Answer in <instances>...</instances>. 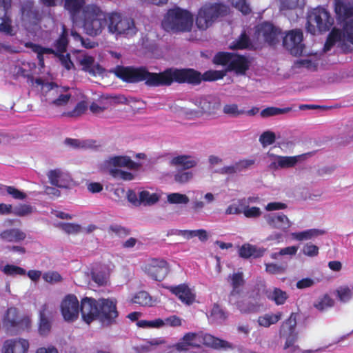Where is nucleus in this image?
Wrapping results in <instances>:
<instances>
[{
  "instance_id": "nucleus-1",
  "label": "nucleus",
  "mask_w": 353,
  "mask_h": 353,
  "mask_svg": "<svg viewBox=\"0 0 353 353\" xmlns=\"http://www.w3.org/2000/svg\"><path fill=\"white\" fill-rule=\"evenodd\" d=\"M334 11L339 23H343V30L332 28L324 45V52L329 51L342 37L353 45V2L334 0Z\"/></svg>"
},
{
  "instance_id": "nucleus-2",
  "label": "nucleus",
  "mask_w": 353,
  "mask_h": 353,
  "mask_svg": "<svg viewBox=\"0 0 353 353\" xmlns=\"http://www.w3.org/2000/svg\"><path fill=\"white\" fill-rule=\"evenodd\" d=\"M116 76L127 83L145 81L148 87H161V72H150L145 67L118 65L115 68Z\"/></svg>"
},
{
  "instance_id": "nucleus-3",
  "label": "nucleus",
  "mask_w": 353,
  "mask_h": 353,
  "mask_svg": "<svg viewBox=\"0 0 353 353\" xmlns=\"http://www.w3.org/2000/svg\"><path fill=\"white\" fill-rule=\"evenodd\" d=\"M202 345L214 349H226L230 347V343L225 340L215 337L210 334L199 332L185 333L174 347L179 352L187 351L190 348L200 347Z\"/></svg>"
},
{
  "instance_id": "nucleus-4",
  "label": "nucleus",
  "mask_w": 353,
  "mask_h": 353,
  "mask_svg": "<svg viewBox=\"0 0 353 353\" xmlns=\"http://www.w3.org/2000/svg\"><path fill=\"white\" fill-rule=\"evenodd\" d=\"M80 18L85 33L91 37L101 34L105 28H108V12L95 4L85 6Z\"/></svg>"
},
{
  "instance_id": "nucleus-5",
  "label": "nucleus",
  "mask_w": 353,
  "mask_h": 353,
  "mask_svg": "<svg viewBox=\"0 0 353 353\" xmlns=\"http://www.w3.org/2000/svg\"><path fill=\"white\" fill-rule=\"evenodd\" d=\"M2 325L7 335L17 336L30 331L32 320L29 316L21 314L17 307H10L3 315Z\"/></svg>"
},
{
  "instance_id": "nucleus-6",
  "label": "nucleus",
  "mask_w": 353,
  "mask_h": 353,
  "mask_svg": "<svg viewBox=\"0 0 353 353\" xmlns=\"http://www.w3.org/2000/svg\"><path fill=\"white\" fill-rule=\"evenodd\" d=\"M192 23V13L185 9L175 6L167 11L161 26L168 32H188L191 30Z\"/></svg>"
},
{
  "instance_id": "nucleus-7",
  "label": "nucleus",
  "mask_w": 353,
  "mask_h": 353,
  "mask_svg": "<svg viewBox=\"0 0 353 353\" xmlns=\"http://www.w3.org/2000/svg\"><path fill=\"white\" fill-rule=\"evenodd\" d=\"M230 8L220 2L204 3L198 10L196 16V26L201 30L211 27L219 18L227 16Z\"/></svg>"
},
{
  "instance_id": "nucleus-8",
  "label": "nucleus",
  "mask_w": 353,
  "mask_h": 353,
  "mask_svg": "<svg viewBox=\"0 0 353 353\" xmlns=\"http://www.w3.org/2000/svg\"><path fill=\"white\" fill-rule=\"evenodd\" d=\"M174 82L197 85L201 83V73L192 68H167L161 72V86H170Z\"/></svg>"
},
{
  "instance_id": "nucleus-9",
  "label": "nucleus",
  "mask_w": 353,
  "mask_h": 353,
  "mask_svg": "<svg viewBox=\"0 0 353 353\" xmlns=\"http://www.w3.org/2000/svg\"><path fill=\"white\" fill-rule=\"evenodd\" d=\"M334 21V18L325 8L316 7L307 14V31L313 35L316 34L317 31L325 32L330 30Z\"/></svg>"
},
{
  "instance_id": "nucleus-10",
  "label": "nucleus",
  "mask_w": 353,
  "mask_h": 353,
  "mask_svg": "<svg viewBox=\"0 0 353 353\" xmlns=\"http://www.w3.org/2000/svg\"><path fill=\"white\" fill-rule=\"evenodd\" d=\"M108 29L109 32L125 36L136 34L137 29L134 21L117 11L108 12Z\"/></svg>"
},
{
  "instance_id": "nucleus-11",
  "label": "nucleus",
  "mask_w": 353,
  "mask_h": 353,
  "mask_svg": "<svg viewBox=\"0 0 353 353\" xmlns=\"http://www.w3.org/2000/svg\"><path fill=\"white\" fill-rule=\"evenodd\" d=\"M298 316V313L292 312L280 327L279 336L285 339L284 349L293 346L298 339V332L296 330Z\"/></svg>"
},
{
  "instance_id": "nucleus-12",
  "label": "nucleus",
  "mask_w": 353,
  "mask_h": 353,
  "mask_svg": "<svg viewBox=\"0 0 353 353\" xmlns=\"http://www.w3.org/2000/svg\"><path fill=\"white\" fill-rule=\"evenodd\" d=\"M283 46L292 55H302L305 47L302 30L294 29L288 31L283 38Z\"/></svg>"
},
{
  "instance_id": "nucleus-13",
  "label": "nucleus",
  "mask_w": 353,
  "mask_h": 353,
  "mask_svg": "<svg viewBox=\"0 0 353 353\" xmlns=\"http://www.w3.org/2000/svg\"><path fill=\"white\" fill-rule=\"evenodd\" d=\"M143 270L153 280L161 281L170 272V265L164 259L153 258L144 265Z\"/></svg>"
},
{
  "instance_id": "nucleus-14",
  "label": "nucleus",
  "mask_w": 353,
  "mask_h": 353,
  "mask_svg": "<svg viewBox=\"0 0 353 353\" xmlns=\"http://www.w3.org/2000/svg\"><path fill=\"white\" fill-rule=\"evenodd\" d=\"M98 319L103 325H110L116 321L118 316L116 302L108 299H101L99 300Z\"/></svg>"
},
{
  "instance_id": "nucleus-15",
  "label": "nucleus",
  "mask_w": 353,
  "mask_h": 353,
  "mask_svg": "<svg viewBox=\"0 0 353 353\" xmlns=\"http://www.w3.org/2000/svg\"><path fill=\"white\" fill-rule=\"evenodd\" d=\"M257 37H261L269 46H274L279 41L281 30L270 22H263L256 27Z\"/></svg>"
},
{
  "instance_id": "nucleus-16",
  "label": "nucleus",
  "mask_w": 353,
  "mask_h": 353,
  "mask_svg": "<svg viewBox=\"0 0 353 353\" xmlns=\"http://www.w3.org/2000/svg\"><path fill=\"white\" fill-rule=\"evenodd\" d=\"M61 312L65 321L72 322L78 319L79 303L74 294H68L61 303Z\"/></svg>"
},
{
  "instance_id": "nucleus-17",
  "label": "nucleus",
  "mask_w": 353,
  "mask_h": 353,
  "mask_svg": "<svg viewBox=\"0 0 353 353\" xmlns=\"http://www.w3.org/2000/svg\"><path fill=\"white\" fill-rule=\"evenodd\" d=\"M99 301L93 298L85 297L81 300L79 305V312L81 313L83 320L88 324H90L97 319Z\"/></svg>"
},
{
  "instance_id": "nucleus-18",
  "label": "nucleus",
  "mask_w": 353,
  "mask_h": 353,
  "mask_svg": "<svg viewBox=\"0 0 353 353\" xmlns=\"http://www.w3.org/2000/svg\"><path fill=\"white\" fill-rule=\"evenodd\" d=\"M29 348V342L23 338L7 339L2 347L3 353H26Z\"/></svg>"
},
{
  "instance_id": "nucleus-19",
  "label": "nucleus",
  "mask_w": 353,
  "mask_h": 353,
  "mask_svg": "<svg viewBox=\"0 0 353 353\" xmlns=\"http://www.w3.org/2000/svg\"><path fill=\"white\" fill-rule=\"evenodd\" d=\"M52 314L47 304H43L39 311L38 332L40 335L47 336L52 328Z\"/></svg>"
},
{
  "instance_id": "nucleus-20",
  "label": "nucleus",
  "mask_w": 353,
  "mask_h": 353,
  "mask_svg": "<svg viewBox=\"0 0 353 353\" xmlns=\"http://www.w3.org/2000/svg\"><path fill=\"white\" fill-rule=\"evenodd\" d=\"M169 291L176 295L178 299L186 305H191L195 300V295L193 294L187 284L183 283L175 286L168 288Z\"/></svg>"
},
{
  "instance_id": "nucleus-21",
  "label": "nucleus",
  "mask_w": 353,
  "mask_h": 353,
  "mask_svg": "<svg viewBox=\"0 0 353 353\" xmlns=\"http://www.w3.org/2000/svg\"><path fill=\"white\" fill-rule=\"evenodd\" d=\"M264 218L267 223L272 228L286 230L290 226L288 218L283 213L266 214Z\"/></svg>"
},
{
  "instance_id": "nucleus-22",
  "label": "nucleus",
  "mask_w": 353,
  "mask_h": 353,
  "mask_svg": "<svg viewBox=\"0 0 353 353\" xmlns=\"http://www.w3.org/2000/svg\"><path fill=\"white\" fill-rule=\"evenodd\" d=\"M85 0H65L64 8L68 11L73 23H77L80 19L79 14L83 11Z\"/></svg>"
},
{
  "instance_id": "nucleus-23",
  "label": "nucleus",
  "mask_w": 353,
  "mask_h": 353,
  "mask_svg": "<svg viewBox=\"0 0 353 353\" xmlns=\"http://www.w3.org/2000/svg\"><path fill=\"white\" fill-rule=\"evenodd\" d=\"M248 59L242 55L234 54L230 64L227 68L229 71H234L238 74H245L249 69Z\"/></svg>"
},
{
  "instance_id": "nucleus-24",
  "label": "nucleus",
  "mask_w": 353,
  "mask_h": 353,
  "mask_svg": "<svg viewBox=\"0 0 353 353\" xmlns=\"http://www.w3.org/2000/svg\"><path fill=\"white\" fill-rule=\"evenodd\" d=\"M26 234L19 228H10L3 230L0 233V239L6 242H20L23 241Z\"/></svg>"
},
{
  "instance_id": "nucleus-25",
  "label": "nucleus",
  "mask_w": 353,
  "mask_h": 353,
  "mask_svg": "<svg viewBox=\"0 0 353 353\" xmlns=\"http://www.w3.org/2000/svg\"><path fill=\"white\" fill-rule=\"evenodd\" d=\"M298 157L276 156V161L272 162L269 168L272 170L294 167L298 162Z\"/></svg>"
},
{
  "instance_id": "nucleus-26",
  "label": "nucleus",
  "mask_w": 353,
  "mask_h": 353,
  "mask_svg": "<svg viewBox=\"0 0 353 353\" xmlns=\"http://www.w3.org/2000/svg\"><path fill=\"white\" fill-rule=\"evenodd\" d=\"M69 43L68 30L64 24L61 25V32L59 37L52 43L58 53H65L67 51Z\"/></svg>"
},
{
  "instance_id": "nucleus-27",
  "label": "nucleus",
  "mask_w": 353,
  "mask_h": 353,
  "mask_svg": "<svg viewBox=\"0 0 353 353\" xmlns=\"http://www.w3.org/2000/svg\"><path fill=\"white\" fill-rule=\"evenodd\" d=\"M265 294L269 300L274 302L277 305H283L288 299L287 292L278 288L267 290Z\"/></svg>"
},
{
  "instance_id": "nucleus-28",
  "label": "nucleus",
  "mask_w": 353,
  "mask_h": 353,
  "mask_svg": "<svg viewBox=\"0 0 353 353\" xmlns=\"http://www.w3.org/2000/svg\"><path fill=\"white\" fill-rule=\"evenodd\" d=\"M110 163L115 167H125L131 170H137L140 163L133 161L128 156H116L110 159Z\"/></svg>"
},
{
  "instance_id": "nucleus-29",
  "label": "nucleus",
  "mask_w": 353,
  "mask_h": 353,
  "mask_svg": "<svg viewBox=\"0 0 353 353\" xmlns=\"http://www.w3.org/2000/svg\"><path fill=\"white\" fill-rule=\"evenodd\" d=\"M170 164L174 166H181L183 170L195 167L197 161L189 155H179L170 160Z\"/></svg>"
},
{
  "instance_id": "nucleus-30",
  "label": "nucleus",
  "mask_w": 353,
  "mask_h": 353,
  "mask_svg": "<svg viewBox=\"0 0 353 353\" xmlns=\"http://www.w3.org/2000/svg\"><path fill=\"white\" fill-rule=\"evenodd\" d=\"M239 256L243 259H248L250 256L259 258L263 255L264 250L258 249L255 245L249 243L243 244L239 250Z\"/></svg>"
},
{
  "instance_id": "nucleus-31",
  "label": "nucleus",
  "mask_w": 353,
  "mask_h": 353,
  "mask_svg": "<svg viewBox=\"0 0 353 353\" xmlns=\"http://www.w3.org/2000/svg\"><path fill=\"white\" fill-rule=\"evenodd\" d=\"M282 312H279L276 314H265L258 319V323L261 326L268 327L271 325L276 323L281 320Z\"/></svg>"
},
{
  "instance_id": "nucleus-32",
  "label": "nucleus",
  "mask_w": 353,
  "mask_h": 353,
  "mask_svg": "<svg viewBox=\"0 0 353 353\" xmlns=\"http://www.w3.org/2000/svg\"><path fill=\"white\" fill-rule=\"evenodd\" d=\"M196 105L201 110V112L205 114H214L216 112V105L214 103L210 101L208 97H201L196 101Z\"/></svg>"
},
{
  "instance_id": "nucleus-33",
  "label": "nucleus",
  "mask_w": 353,
  "mask_h": 353,
  "mask_svg": "<svg viewBox=\"0 0 353 353\" xmlns=\"http://www.w3.org/2000/svg\"><path fill=\"white\" fill-rule=\"evenodd\" d=\"M231 279V285L232 287V290L230 292L231 296H234L235 294H239L240 290L239 288L243 286L245 283V281L243 279V272H236L234 273L230 276Z\"/></svg>"
},
{
  "instance_id": "nucleus-34",
  "label": "nucleus",
  "mask_w": 353,
  "mask_h": 353,
  "mask_svg": "<svg viewBox=\"0 0 353 353\" xmlns=\"http://www.w3.org/2000/svg\"><path fill=\"white\" fill-rule=\"evenodd\" d=\"M228 317L227 313L218 303H214L210 314L209 319L216 323H221Z\"/></svg>"
},
{
  "instance_id": "nucleus-35",
  "label": "nucleus",
  "mask_w": 353,
  "mask_h": 353,
  "mask_svg": "<svg viewBox=\"0 0 353 353\" xmlns=\"http://www.w3.org/2000/svg\"><path fill=\"white\" fill-rule=\"evenodd\" d=\"M325 233L323 230L318 229H310L303 232L293 233V236L298 241L308 240L312 237L322 235Z\"/></svg>"
},
{
  "instance_id": "nucleus-36",
  "label": "nucleus",
  "mask_w": 353,
  "mask_h": 353,
  "mask_svg": "<svg viewBox=\"0 0 353 353\" xmlns=\"http://www.w3.org/2000/svg\"><path fill=\"white\" fill-rule=\"evenodd\" d=\"M132 302L141 306H151L152 299L149 293L145 291H140L134 296Z\"/></svg>"
},
{
  "instance_id": "nucleus-37",
  "label": "nucleus",
  "mask_w": 353,
  "mask_h": 353,
  "mask_svg": "<svg viewBox=\"0 0 353 353\" xmlns=\"http://www.w3.org/2000/svg\"><path fill=\"white\" fill-rule=\"evenodd\" d=\"M250 45L251 43L250 37L248 36L246 32L243 31L239 38L232 43L231 48L243 50L248 48Z\"/></svg>"
},
{
  "instance_id": "nucleus-38",
  "label": "nucleus",
  "mask_w": 353,
  "mask_h": 353,
  "mask_svg": "<svg viewBox=\"0 0 353 353\" xmlns=\"http://www.w3.org/2000/svg\"><path fill=\"white\" fill-rule=\"evenodd\" d=\"M234 54L228 52H219L215 54L213 59L214 63L221 65H229Z\"/></svg>"
},
{
  "instance_id": "nucleus-39",
  "label": "nucleus",
  "mask_w": 353,
  "mask_h": 353,
  "mask_svg": "<svg viewBox=\"0 0 353 353\" xmlns=\"http://www.w3.org/2000/svg\"><path fill=\"white\" fill-rule=\"evenodd\" d=\"M291 110L290 108H279L276 107H268L263 109L260 114L263 118H267L275 115L285 114Z\"/></svg>"
},
{
  "instance_id": "nucleus-40",
  "label": "nucleus",
  "mask_w": 353,
  "mask_h": 353,
  "mask_svg": "<svg viewBox=\"0 0 353 353\" xmlns=\"http://www.w3.org/2000/svg\"><path fill=\"white\" fill-rule=\"evenodd\" d=\"M140 205L144 203L145 205H153L156 203L159 196L156 193L150 194L147 190H143L139 193Z\"/></svg>"
},
{
  "instance_id": "nucleus-41",
  "label": "nucleus",
  "mask_w": 353,
  "mask_h": 353,
  "mask_svg": "<svg viewBox=\"0 0 353 353\" xmlns=\"http://www.w3.org/2000/svg\"><path fill=\"white\" fill-rule=\"evenodd\" d=\"M225 75L223 70H208L201 74V81H212L221 79Z\"/></svg>"
},
{
  "instance_id": "nucleus-42",
  "label": "nucleus",
  "mask_w": 353,
  "mask_h": 353,
  "mask_svg": "<svg viewBox=\"0 0 353 353\" xmlns=\"http://www.w3.org/2000/svg\"><path fill=\"white\" fill-rule=\"evenodd\" d=\"M1 270L5 274L12 276L17 275L23 276L26 274V270L23 268L11 264L6 265Z\"/></svg>"
},
{
  "instance_id": "nucleus-43",
  "label": "nucleus",
  "mask_w": 353,
  "mask_h": 353,
  "mask_svg": "<svg viewBox=\"0 0 353 353\" xmlns=\"http://www.w3.org/2000/svg\"><path fill=\"white\" fill-rule=\"evenodd\" d=\"M110 174L116 179H121L123 181H131L134 179V175L131 172L117 168L110 169Z\"/></svg>"
},
{
  "instance_id": "nucleus-44",
  "label": "nucleus",
  "mask_w": 353,
  "mask_h": 353,
  "mask_svg": "<svg viewBox=\"0 0 353 353\" xmlns=\"http://www.w3.org/2000/svg\"><path fill=\"white\" fill-rule=\"evenodd\" d=\"M94 59L92 56L85 55L80 61L79 63L82 66V70L90 74H94L95 72L93 69Z\"/></svg>"
},
{
  "instance_id": "nucleus-45",
  "label": "nucleus",
  "mask_w": 353,
  "mask_h": 353,
  "mask_svg": "<svg viewBox=\"0 0 353 353\" xmlns=\"http://www.w3.org/2000/svg\"><path fill=\"white\" fill-rule=\"evenodd\" d=\"M193 177L192 171L179 170L174 176L175 182L183 184L189 182Z\"/></svg>"
},
{
  "instance_id": "nucleus-46",
  "label": "nucleus",
  "mask_w": 353,
  "mask_h": 353,
  "mask_svg": "<svg viewBox=\"0 0 353 353\" xmlns=\"http://www.w3.org/2000/svg\"><path fill=\"white\" fill-rule=\"evenodd\" d=\"M33 212V207L28 204H19L13 209V214L17 216H25Z\"/></svg>"
},
{
  "instance_id": "nucleus-47",
  "label": "nucleus",
  "mask_w": 353,
  "mask_h": 353,
  "mask_svg": "<svg viewBox=\"0 0 353 353\" xmlns=\"http://www.w3.org/2000/svg\"><path fill=\"white\" fill-rule=\"evenodd\" d=\"M243 214L246 218L256 219L261 216L262 212L259 207L244 205L243 207Z\"/></svg>"
},
{
  "instance_id": "nucleus-48",
  "label": "nucleus",
  "mask_w": 353,
  "mask_h": 353,
  "mask_svg": "<svg viewBox=\"0 0 353 353\" xmlns=\"http://www.w3.org/2000/svg\"><path fill=\"white\" fill-rule=\"evenodd\" d=\"M168 201L172 204H187L190 199L185 194L172 193L168 196Z\"/></svg>"
},
{
  "instance_id": "nucleus-49",
  "label": "nucleus",
  "mask_w": 353,
  "mask_h": 353,
  "mask_svg": "<svg viewBox=\"0 0 353 353\" xmlns=\"http://www.w3.org/2000/svg\"><path fill=\"white\" fill-rule=\"evenodd\" d=\"M137 325L139 327L148 328V327H161L163 326V319H156L153 321L140 320L138 321Z\"/></svg>"
},
{
  "instance_id": "nucleus-50",
  "label": "nucleus",
  "mask_w": 353,
  "mask_h": 353,
  "mask_svg": "<svg viewBox=\"0 0 353 353\" xmlns=\"http://www.w3.org/2000/svg\"><path fill=\"white\" fill-rule=\"evenodd\" d=\"M112 101H107L105 102L100 101L99 104L93 102L90 105V110L94 114H99L103 112L111 105Z\"/></svg>"
},
{
  "instance_id": "nucleus-51",
  "label": "nucleus",
  "mask_w": 353,
  "mask_h": 353,
  "mask_svg": "<svg viewBox=\"0 0 353 353\" xmlns=\"http://www.w3.org/2000/svg\"><path fill=\"white\" fill-rule=\"evenodd\" d=\"M275 140V134L269 130L263 132L259 137V141L263 147L273 144Z\"/></svg>"
},
{
  "instance_id": "nucleus-52",
  "label": "nucleus",
  "mask_w": 353,
  "mask_h": 353,
  "mask_svg": "<svg viewBox=\"0 0 353 353\" xmlns=\"http://www.w3.org/2000/svg\"><path fill=\"white\" fill-rule=\"evenodd\" d=\"M223 112L226 114L236 117L245 113L243 110H239L236 104H226L223 107Z\"/></svg>"
},
{
  "instance_id": "nucleus-53",
  "label": "nucleus",
  "mask_w": 353,
  "mask_h": 353,
  "mask_svg": "<svg viewBox=\"0 0 353 353\" xmlns=\"http://www.w3.org/2000/svg\"><path fill=\"white\" fill-rule=\"evenodd\" d=\"M62 172L59 169H54L49 171L48 176L50 183L54 186L62 187L63 185L59 183V179L62 176Z\"/></svg>"
},
{
  "instance_id": "nucleus-54",
  "label": "nucleus",
  "mask_w": 353,
  "mask_h": 353,
  "mask_svg": "<svg viewBox=\"0 0 353 353\" xmlns=\"http://www.w3.org/2000/svg\"><path fill=\"white\" fill-rule=\"evenodd\" d=\"M25 46L26 47H33L34 48H36V50H38L43 54H54L57 57L59 54L54 47L53 48H45V47L41 46L39 44H36L32 42L26 43Z\"/></svg>"
},
{
  "instance_id": "nucleus-55",
  "label": "nucleus",
  "mask_w": 353,
  "mask_h": 353,
  "mask_svg": "<svg viewBox=\"0 0 353 353\" xmlns=\"http://www.w3.org/2000/svg\"><path fill=\"white\" fill-rule=\"evenodd\" d=\"M5 188H6V193L10 195L14 199L24 200L27 197V195L25 192H21L14 186L6 185Z\"/></svg>"
},
{
  "instance_id": "nucleus-56",
  "label": "nucleus",
  "mask_w": 353,
  "mask_h": 353,
  "mask_svg": "<svg viewBox=\"0 0 353 353\" xmlns=\"http://www.w3.org/2000/svg\"><path fill=\"white\" fill-rule=\"evenodd\" d=\"M232 4L245 15L248 14L252 12L250 5L247 3L246 0H233Z\"/></svg>"
},
{
  "instance_id": "nucleus-57",
  "label": "nucleus",
  "mask_w": 353,
  "mask_h": 353,
  "mask_svg": "<svg viewBox=\"0 0 353 353\" xmlns=\"http://www.w3.org/2000/svg\"><path fill=\"white\" fill-rule=\"evenodd\" d=\"M333 303L334 301L327 294H325L319 302L314 304V307L317 310L323 311L329 307H332Z\"/></svg>"
},
{
  "instance_id": "nucleus-58",
  "label": "nucleus",
  "mask_w": 353,
  "mask_h": 353,
  "mask_svg": "<svg viewBox=\"0 0 353 353\" xmlns=\"http://www.w3.org/2000/svg\"><path fill=\"white\" fill-rule=\"evenodd\" d=\"M319 249L318 246L311 243H308L303 246L302 252L305 256L314 257L319 254Z\"/></svg>"
},
{
  "instance_id": "nucleus-59",
  "label": "nucleus",
  "mask_w": 353,
  "mask_h": 353,
  "mask_svg": "<svg viewBox=\"0 0 353 353\" xmlns=\"http://www.w3.org/2000/svg\"><path fill=\"white\" fill-rule=\"evenodd\" d=\"M61 65L67 70H70L74 67V63L71 61L70 54L69 53L64 54V53H59L57 57Z\"/></svg>"
},
{
  "instance_id": "nucleus-60",
  "label": "nucleus",
  "mask_w": 353,
  "mask_h": 353,
  "mask_svg": "<svg viewBox=\"0 0 353 353\" xmlns=\"http://www.w3.org/2000/svg\"><path fill=\"white\" fill-rule=\"evenodd\" d=\"M163 326L179 327L182 324V319L176 315H171L163 319Z\"/></svg>"
},
{
  "instance_id": "nucleus-61",
  "label": "nucleus",
  "mask_w": 353,
  "mask_h": 353,
  "mask_svg": "<svg viewBox=\"0 0 353 353\" xmlns=\"http://www.w3.org/2000/svg\"><path fill=\"white\" fill-rule=\"evenodd\" d=\"M302 0H280L281 10H292L301 4Z\"/></svg>"
},
{
  "instance_id": "nucleus-62",
  "label": "nucleus",
  "mask_w": 353,
  "mask_h": 353,
  "mask_svg": "<svg viewBox=\"0 0 353 353\" xmlns=\"http://www.w3.org/2000/svg\"><path fill=\"white\" fill-rule=\"evenodd\" d=\"M254 163V159H242L235 163L236 169L237 170L238 172H240L249 168Z\"/></svg>"
},
{
  "instance_id": "nucleus-63",
  "label": "nucleus",
  "mask_w": 353,
  "mask_h": 353,
  "mask_svg": "<svg viewBox=\"0 0 353 353\" xmlns=\"http://www.w3.org/2000/svg\"><path fill=\"white\" fill-rule=\"evenodd\" d=\"M339 300L343 302L348 301L352 297V292L348 287L341 288L337 290Z\"/></svg>"
},
{
  "instance_id": "nucleus-64",
  "label": "nucleus",
  "mask_w": 353,
  "mask_h": 353,
  "mask_svg": "<svg viewBox=\"0 0 353 353\" xmlns=\"http://www.w3.org/2000/svg\"><path fill=\"white\" fill-rule=\"evenodd\" d=\"M43 279L48 283H57L62 280L61 276L57 272H48L43 275Z\"/></svg>"
}]
</instances>
